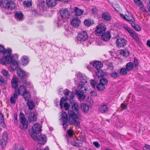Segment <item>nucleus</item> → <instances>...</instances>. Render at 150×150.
Wrapping results in <instances>:
<instances>
[{
	"instance_id": "obj_1",
	"label": "nucleus",
	"mask_w": 150,
	"mask_h": 150,
	"mask_svg": "<svg viewBox=\"0 0 150 150\" xmlns=\"http://www.w3.org/2000/svg\"><path fill=\"white\" fill-rule=\"evenodd\" d=\"M70 101V104L67 102L66 98H62L59 103L60 108L61 109L64 108L65 110H67L71 107L68 112V121L70 124L79 127L80 122L77 120L79 118V107L77 103Z\"/></svg>"
},
{
	"instance_id": "obj_2",
	"label": "nucleus",
	"mask_w": 150,
	"mask_h": 150,
	"mask_svg": "<svg viewBox=\"0 0 150 150\" xmlns=\"http://www.w3.org/2000/svg\"><path fill=\"white\" fill-rule=\"evenodd\" d=\"M11 49L5 50L4 48L0 45V53H2L4 55V57L1 59L0 63L3 65L6 64H11L9 68V69L11 71L15 70L18 67L16 61L18 56L17 54H13L11 56Z\"/></svg>"
},
{
	"instance_id": "obj_3",
	"label": "nucleus",
	"mask_w": 150,
	"mask_h": 150,
	"mask_svg": "<svg viewBox=\"0 0 150 150\" xmlns=\"http://www.w3.org/2000/svg\"><path fill=\"white\" fill-rule=\"evenodd\" d=\"M0 5L3 8L4 12L6 14H10L11 12L9 9L11 10L15 7V4L13 1L10 0H1Z\"/></svg>"
},
{
	"instance_id": "obj_4",
	"label": "nucleus",
	"mask_w": 150,
	"mask_h": 150,
	"mask_svg": "<svg viewBox=\"0 0 150 150\" xmlns=\"http://www.w3.org/2000/svg\"><path fill=\"white\" fill-rule=\"evenodd\" d=\"M85 84L84 83H79L78 86L79 91H76V94L78 96L80 99H83L85 97L84 93L86 92L87 88L85 87Z\"/></svg>"
},
{
	"instance_id": "obj_5",
	"label": "nucleus",
	"mask_w": 150,
	"mask_h": 150,
	"mask_svg": "<svg viewBox=\"0 0 150 150\" xmlns=\"http://www.w3.org/2000/svg\"><path fill=\"white\" fill-rule=\"evenodd\" d=\"M20 120L19 127L22 130L26 129L28 127V122L26 120L24 114L21 112H20L19 116Z\"/></svg>"
},
{
	"instance_id": "obj_6",
	"label": "nucleus",
	"mask_w": 150,
	"mask_h": 150,
	"mask_svg": "<svg viewBox=\"0 0 150 150\" xmlns=\"http://www.w3.org/2000/svg\"><path fill=\"white\" fill-rule=\"evenodd\" d=\"M61 122L62 123L63 127L65 130L68 127V125L67 124L68 120V115L65 112L62 111L61 112Z\"/></svg>"
},
{
	"instance_id": "obj_7",
	"label": "nucleus",
	"mask_w": 150,
	"mask_h": 150,
	"mask_svg": "<svg viewBox=\"0 0 150 150\" xmlns=\"http://www.w3.org/2000/svg\"><path fill=\"white\" fill-rule=\"evenodd\" d=\"M77 38L78 41L81 42L85 41L88 38L86 32L85 31H81L79 33Z\"/></svg>"
},
{
	"instance_id": "obj_8",
	"label": "nucleus",
	"mask_w": 150,
	"mask_h": 150,
	"mask_svg": "<svg viewBox=\"0 0 150 150\" xmlns=\"http://www.w3.org/2000/svg\"><path fill=\"white\" fill-rule=\"evenodd\" d=\"M60 14L61 18L64 19L69 18L70 16V11L66 8L61 9L60 10Z\"/></svg>"
},
{
	"instance_id": "obj_9",
	"label": "nucleus",
	"mask_w": 150,
	"mask_h": 150,
	"mask_svg": "<svg viewBox=\"0 0 150 150\" xmlns=\"http://www.w3.org/2000/svg\"><path fill=\"white\" fill-rule=\"evenodd\" d=\"M106 30L105 25L103 23H100L96 28L95 31L97 35L103 33Z\"/></svg>"
},
{
	"instance_id": "obj_10",
	"label": "nucleus",
	"mask_w": 150,
	"mask_h": 150,
	"mask_svg": "<svg viewBox=\"0 0 150 150\" xmlns=\"http://www.w3.org/2000/svg\"><path fill=\"white\" fill-rule=\"evenodd\" d=\"M127 41L123 38H119L116 41L117 46L119 47H124L127 44Z\"/></svg>"
},
{
	"instance_id": "obj_11",
	"label": "nucleus",
	"mask_w": 150,
	"mask_h": 150,
	"mask_svg": "<svg viewBox=\"0 0 150 150\" xmlns=\"http://www.w3.org/2000/svg\"><path fill=\"white\" fill-rule=\"evenodd\" d=\"M63 93L66 96L67 99H69L70 101H71V100L72 101L74 97V93L73 92L69 91L68 89L64 90Z\"/></svg>"
},
{
	"instance_id": "obj_12",
	"label": "nucleus",
	"mask_w": 150,
	"mask_h": 150,
	"mask_svg": "<svg viewBox=\"0 0 150 150\" xmlns=\"http://www.w3.org/2000/svg\"><path fill=\"white\" fill-rule=\"evenodd\" d=\"M76 76L79 79L81 82L80 83H84L85 84L87 82V78L85 76L82 74L80 72L76 74Z\"/></svg>"
},
{
	"instance_id": "obj_13",
	"label": "nucleus",
	"mask_w": 150,
	"mask_h": 150,
	"mask_svg": "<svg viewBox=\"0 0 150 150\" xmlns=\"http://www.w3.org/2000/svg\"><path fill=\"white\" fill-rule=\"evenodd\" d=\"M8 139V136L6 133H4L3 134L2 139L0 141V144L3 148L5 147Z\"/></svg>"
},
{
	"instance_id": "obj_14",
	"label": "nucleus",
	"mask_w": 150,
	"mask_h": 150,
	"mask_svg": "<svg viewBox=\"0 0 150 150\" xmlns=\"http://www.w3.org/2000/svg\"><path fill=\"white\" fill-rule=\"evenodd\" d=\"M17 73L22 79H25L28 77L25 71L20 68L17 69Z\"/></svg>"
},
{
	"instance_id": "obj_15",
	"label": "nucleus",
	"mask_w": 150,
	"mask_h": 150,
	"mask_svg": "<svg viewBox=\"0 0 150 150\" xmlns=\"http://www.w3.org/2000/svg\"><path fill=\"white\" fill-rule=\"evenodd\" d=\"M111 35L109 31L103 33L101 35V39L105 41H108Z\"/></svg>"
},
{
	"instance_id": "obj_16",
	"label": "nucleus",
	"mask_w": 150,
	"mask_h": 150,
	"mask_svg": "<svg viewBox=\"0 0 150 150\" xmlns=\"http://www.w3.org/2000/svg\"><path fill=\"white\" fill-rule=\"evenodd\" d=\"M97 70L100 69L103 66V64L100 61H95L90 63Z\"/></svg>"
},
{
	"instance_id": "obj_17",
	"label": "nucleus",
	"mask_w": 150,
	"mask_h": 150,
	"mask_svg": "<svg viewBox=\"0 0 150 150\" xmlns=\"http://www.w3.org/2000/svg\"><path fill=\"white\" fill-rule=\"evenodd\" d=\"M80 20L77 17L74 18L71 21V25L74 27H77L80 23Z\"/></svg>"
},
{
	"instance_id": "obj_18",
	"label": "nucleus",
	"mask_w": 150,
	"mask_h": 150,
	"mask_svg": "<svg viewBox=\"0 0 150 150\" xmlns=\"http://www.w3.org/2000/svg\"><path fill=\"white\" fill-rule=\"evenodd\" d=\"M40 124L39 123L35 124L32 127V131L35 133H39L41 131Z\"/></svg>"
},
{
	"instance_id": "obj_19",
	"label": "nucleus",
	"mask_w": 150,
	"mask_h": 150,
	"mask_svg": "<svg viewBox=\"0 0 150 150\" xmlns=\"http://www.w3.org/2000/svg\"><path fill=\"white\" fill-rule=\"evenodd\" d=\"M11 84L12 87L15 89H16V88L18 86V79L15 77H13L11 80Z\"/></svg>"
},
{
	"instance_id": "obj_20",
	"label": "nucleus",
	"mask_w": 150,
	"mask_h": 150,
	"mask_svg": "<svg viewBox=\"0 0 150 150\" xmlns=\"http://www.w3.org/2000/svg\"><path fill=\"white\" fill-rule=\"evenodd\" d=\"M18 96V94L16 91L14 92V94L10 98V101L11 104H15L16 100Z\"/></svg>"
},
{
	"instance_id": "obj_21",
	"label": "nucleus",
	"mask_w": 150,
	"mask_h": 150,
	"mask_svg": "<svg viewBox=\"0 0 150 150\" xmlns=\"http://www.w3.org/2000/svg\"><path fill=\"white\" fill-rule=\"evenodd\" d=\"M24 15L21 11H16L15 13L14 17L18 21H21Z\"/></svg>"
},
{
	"instance_id": "obj_22",
	"label": "nucleus",
	"mask_w": 150,
	"mask_h": 150,
	"mask_svg": "<svg viewBox=\"0 0 150 150\" xmlns=\"http://www.w3.org/2000/svg\"><path fill=\"white\" fill-rule=\"evenodd\" d=\"M37 140L39 144L44 145L46 142V137L44 135H41L39 137V138H38V140Z\"/></svg>"
},
{
	"instance_id": "obj_23",
	"label": "nucleus",
	"mask_w": 150,
	"mask_h": 150,
	"mask_svg": "<svg viewBox=\"0 0 150 150\" xmlns=\"http://www.w3.org/2000/svg\"><path fill=\"white\" fill-rule=\"evenodd\" d=\"M74 11L75 12V15L76 16H81L83 12V10L80 9L77 7H75L74 8Z\"/></svg>"
},
{
	"instance_id": "obj_24",
	"label": "nucleus",
	"mask_w": 150,
	"mask_h": 150,
	"mask_svg": "<svg viewBox=\"0 0 150 150\" xmlns=\"http://www.w3.org/2000/svg\"><path fill=\"white\" fill-rule=\"evenodd\" d=\"M25 87V86L22 85L20 86L18 90L16 89L15 90L14 92L16 91L17 93L18 94V95L19 94H23L24 92L27 91Z\"/></svg>"
},
{
	"instance_id": "obj_25",
	"label": "nucleus",
	"mask_w": 150,
	"mask_h": 150,
	"mask_svg": "<svg viewBox=\"0 0 150 150\" xmlns=\"http://www.w3.org/2000/svg\"><path fill=\"white\" fill-rule=\"evenodd\" d=\"M81 108L82 111L85 113H86L88 112L89 108L88 105L84 103H82Z\"/></svg>"
},
{
	"instance_id": "obj_26",
	"label": "nucleus",
	"mask_w": 150,
	"mask_h": 150,
	"mask_svg": "<svg viewBox=\"0 0 150 150\" xmlns=\"http://www.w3.org/2000/svg\"><path fill=\"white\" fill-rule=\"evenodd\" d=\"M108 110V108L105 105H103L100 106L99 108V111L101 113H106Z\"/></svg>"
},
{
	"instance_id": "obj_27",
	"label": "nucleus",
	"mask_w": 150,
	"mask_h": 150,
	"mask_svg": "<svg viewBox=\"0 0 150 150\" xmlns=\"http://www.w3.org/2000/svg\"><path fill=\"white\" fill-rule=\"evenodd\" d=\"M102 18L106 21H110L111 19V17L108 13L105 12L102 14Z\"/></svg>"
},
{
	"instance_id": "obj_28",
	"label": "nucleus",
	"mask_w": 150,
	"mask_h": 150,
	"mask_svg": "<svg viewBox=\"0 0 150 150\" xmlns=\"http://www.w3.org/2000/svg\"><path fill=\"white\" fill-rule=\"evenodd\" d=\"M28 118L30 121L33 122L36 120L37 117L34 113L31 112L29 114Z\"/></svg>"
},
{
	"instance_id": "obj_29",
	"label": "nucleus",
	"mask_w": 150,
	"mask_h": 150,
	"mask_svg": "<svg viewBox=\"0 0 150 150\" xmlns=\"http://www.w3.org/2000/svg\"><path fill=\"white\" fill-rule=\"evenodd\" d=\"M47 3L49 6H54L57 4L56 0H47Z\"/></svg>"
},
{
	"instance_id": "obj_30",
	"label": "nucleus",
	"mask_w": 150,
	"mask_h": 150,
	"mask_svg": "<svg viewBox=\"0 0 150 150\" xmlns=\"http://www.w3.org/2000/svg\"><path fill=\"white\" fill-rule=\"evenodd\" d=\"M22 95L25 101L29 100L30 99V94L27 91L24 92L22 94Z\"/></svg>"
},
{
	"instance_id": "obj_31",
	"label": "nucleus",
	"mask_w": 150,
	"mask_h": 150,
	"mask_svg": "<svg viewBox=\"0 0 150 150\" xmlns=\"http://www.w3.org/2000/svg\"><path fill=\"white\" fill-rule=\"evenodd\" d=\"M27 101V104L29 109L31 110H32L35 107L34 103L32 100H29Z\"/></svg>"
},
{
	"instance_id": "obj_32",
	"label": "nucleus",
	"mask_w": 150,
	"mask_h": 150,
	"mask_svg": "<svg viewBox=\"0 0 150 150\" xmlns=\"http://www.w3.org/2000/svg\"><path fill=\"white\" fill-rule=\"evenodd\" d=\"M134 66L133 64L131 62H129L127 63L126 65V69L128 71H131Z\"/></svg>"
},
{
	"instance_id": "obj_33",
	"label": "nucleus",
	"mask_w": 150,
	"mask_h": 150,
	"mask_svg": "<svg viewBox=\"0 0 150 150\" xmlns=\"http://www.w3.org/2000/svg\"><path fill=\"white\" fill-rule=\"evenodd\" d=\"M0 125L3 127H5L6 126L5 124L4 115L1 113L0 114Z\"/></svg>"
},
{
	"instance_id": "obj_34",
	"label": "nucleus",
	"mask_w": 150,
	"mask_h": 150,
	"mask_svg": "<svg viewBox=\"0 0 150 150\" xmlns=\"http://www.w3.org/2000/svg\"><path fill=\"white\" fill-rule=\"evenodd\" d=\"M72 144L74 146L77 147H81L82 145V141L79 140H77L74 141L72 142Z\"/></svg>"
},
{
	"instance_id": "obj_35",
	"label": "nucleus",
	"mask_w": 150,
	"mask_h": 150,
	"mask_svg": "<svg viewBox=\"0 0 150 150\" xmlns=\"http://www.w3.org/2000/svg\"><path fill=\"white\" fill-rule=\"evenodd\" d=\"M134 1L137 6H139L140 8H141L143 7V3L140 0H134Z\"/></svg>"
},
{
	"instance_id": "obj_36",
	"label": "nucleus",
	"mask_w": 150,
	"mask_h": 150,
	"mask_svg": "<svg viewBox=\"0 0 150 150\" xmlns=\"http://www.w3.org/2000/svg\"><path fill=\"white\" fill-rule=\"evenodd\" d=\"M131 25L132 27L137 31H139L141 29V27L138 24H135L134 23H132L131 24Z\"/></svg>"
},
{
	"instance_id": "obj_37",
	"label": "nucleus",
	"mask_w": 150,
	"mask_h": 150,
	"mask_svg": "<svg viewBox=\"0 0 150 150\" xmlns=\"http://www.w3.org/2000/svg\"><path fill=\"white\" fill-rule=\"evenodd\" d=\"M48 6L47 2L45 3V2L43 1L41 3L40 7L42 8V10H46L48 8Z\"/></svg>"
},
{
	"instance_id": "obj_38",
	"label": "nucleus",
	"mask_w": 150,
	"mask_h": 150,
	"mask_svg": "<svg viewBox=\"0 0 150 150\" xmlns=\"http://www.w3.org/2000/svg\"><path fill=\"white\" fill-rule=\"evenodd\" d=\"M21 64L23 65H27L28 62V59L26 57H23L21 59Z\"/></svg>"
},
{
	"instance_id": "obj_39",
	"label": "nucleus",
	"mask_w": 150,
	"mask_h": 150,
	"mask_svg": "<svg viewBox=\"0 0 150 150\" xmlns=\"http://www.w3.org/2000/svg\"><path fill=\"white\" fill-rule=\"evenodd\" d=\"M108 80L105 78H103L100 80V84H102V85H103L105 86L108 83Z\"/></svg>"
},
{
	"instance_id": "obj_40",
	"label": "nucleus",
	"mask_w": 150,
	"mask_h": 150,
	"mask_svg": "<svg viewBox=\"0 0 150 150\" xmlns=\"http://www.w3.org/2000/svg\"><path fill=\"white\" fill-rule=\"evenodd\" d=\"M2 74L7 79L9 78L10 75L8 74V71L5 69L2 70Z\"/></svg>"
},
{
	"instance_id": "obj_41",
	"label": "nucleus",
	"mask_w": 150,
	"mask_h": 150,
	"mask_svg": "<svg viewBox=\"0 0 150 150\" xmlns=\"http://www.w3.org/2000/svg\"><path fill=\"white\" fill-rule=\"evenodd\" d=\"M96 88L98 91H101L103 90L105 88V86L103 85H102V84L99 82V83L97 85Z\"/></svg>"
},
{
	"instance_id": "obj_42",
	"label": "nucleus",
	"mask_w": 150,
	"mask_h": 150,
	"mask_svg": "<svg viewBox=\"0 0 150 150\" xmlns=\"http://www.w3.org/2000/svg\"><path fill=\"white\" fill-rule=\"evenodd\" d=\"M110 74L111 77L114 79H116L119 76V73L116 72H112Z\"/></svg>"
},
{
	"instance_id": "obj_43",
	"label": "nucleus",
	"mask_w": 150,
	"mask_h": 150,
	"mask_svg": "<svg viewBox=\"0 0 150 150\" xmlns=\"http://www.w3.org/2000/svg\"><path fill=\"white\" fill-rule=\"evenodd\" d=\"M38 133H35L33 131H31L30 133V136L35 140H38V137H37L36 134Z\"/></svg>"
},
{
	"instance_id": "obj_44",
	"label": "nucleus",
	"mask_w": 150,
	"mask_h": 150,
	"mask_svg": "<svg viewBox=\"0 0 150 150\" xmlns=\"http://www.w3.org/2000/svg\"><path fill=\"white\" fill-rule=\"evenodd\" d=\"M127 71L125 68H122L120 70L119 74L123 75H125L127 74Z\"/></svg>"
},
{
	"instance_id": "obj_45",
	"label": "nucleus",
	"mask_w": 150,
	"mask_h": 150,
	"mask_svg": "<svg viewBox=\"0 0 150 150\" xmlns=\"http://www.w3.org/2000/svg\"><path fill=\"white\" fill-rule=\"evenodd\" d=\"M131 36L137 42H138L139 41V38L138 37L137 34L135 32H134L133 33H132V34Z\"/></svg>"
},
{
	"instance_id": "obj_46",
	"label": "nucleus",
	"mask_w": 150,
	"mask_h": 150,
	"mask_svg": "<svg viewBox=\"0 0 150 150\" xmlns=\"http://www.w3.org/2000/svg\"><path fill=\"white\" fill-rule=\"evenodd\" d=\"M23 4L25 7H28L32 6V3L30 1H25L23 2Z\"/></svg>"
},
{
	"instance_id": "obj_47",
	"label": "nucleus",
	"mask_w": 150,
	"mask_h": 150,
	"mask_svg": "<svg viewBox=\"0 0 150 150\" xmlns=\"http://www.w3.org/2000/svg\"><path fill=\"white\" fill-rule=\"evenodd\" d=\"M120 54L123 56L127 57L129 55V52L128 51L121 50L120 52Z\"/></svg>"
},
{
	"instance_id": "obj_48",
	"label": "nucleus",
	"mask_w": 150,
	"mask_h": 150,
	"mask_svg": "<svg viewBox=\"0 0 150 150\" xmlns=\"http://www.w3.org/2000/svg\"><path fill=\"white\" fill-rule=\"evenodd\" d=\"M96 73L97 76L99 77H102L103 76V71L100 69L97 70L96 71Z\"/></svg>"
},
{
	"instance_id": "obj_49",
	"label": "nucleus",
	"mask_w": 150,
	"mask_h": 150,
	"mask_svg": "<svg viewBox=\"0 0 150 150\" xmlns=\"http://www.w3.org/2000/svg\"><path fill=\"white\" fill-rule=\"evenodd\" d=\"M74 131L72 129H70L67 131V137H71L73 135Z\"/></svg>"
},
{
	"instance_id": "obj_50",
	"label": "nucleus",
	"mask_w": 150,
	"mask_h": 150,
	"mask_svg": "<svg viewBox=\"0 0 150 150\" xmlns=\"http://www.w3.org/2000/svg\"><path fill=\"white\" fill-rule=\"evenodd\" d=\"M127 18H126V20L129 22H134L135 20L134 18L132 16H127Z\"/></svg>"
},
{
	"instance_id": "obj_51",
	"label": "nucleus",
	"mask_w": 150,
	"mask_h": 150,
	"mask_svg": "<svg viewBox=\"0 0 150 150\" xmlns=\"http://www.w3.org/2000/svg\"><path fill=\"white\" fill-rule=\"evenodd\" d=\"M84 24L86 26H89L91 24V20H86L84 21Z\"/></svg>"
},
{
	"instance_id": "obj_52",
	"label": "nucleus",
	"mask_w": 150,
	"mask_h": 150,
	"mask_svg": "<svg viewBox=\"0 0 150 150\" xmlns=\"http://www.w3.org/2000/svg\"><path fill=\"white\" fill-rule=\"evenodd\" d=\"M107 67L108 69L110 70H113V66L112 62H110L108 63L107 65Z\"/></svg>"
},
{
	"instance_id": "obj_53",
	"label": "nucleus",
	"mask_w": 150,
	"mask_h": 150,
	"mask_svg": "<svg viewBox=\"0 0 150 150\" xmlns=\"http://www.w3.org/2000/svg\"><path fill=\"white\" fill-rule=\"evenodd\" d=\"M6 84L5 81L3 77L0 76V85L4 86Z\"/></svg>"
},
{
	"instance_id": "obj_54",
	"label": "nucleus",
	"mask_w": 150,
	"mask_h": 150,
	"mask_svg": "<svg viewBox=\"0 0 150 150\" xmlns=\"http://www.w3.org/2000/svg\"><path fill=\"white\" fill-rule=\"evenodd\" d=\"M133 64L135 67H137L139 66V62H138V59L136 57L134 58L133 61Z\"/></svg>"
},
{
	"instance_id": "obj_55",
	"label": "nucleus",
	"mask_w": 150,
	"mask_h": 150,
	"mask_svg": "<svg viewBox=\"0 0 150 150\" xmlns=\"http://www.w3.org/2000/svg\"><path fill=\"white\" fill-rule=\"evenodd\" d=\"M96 84V82L94 80H92L91 81V85L93 88L95 87Z\"/></svg>"
},
{
	"instance_id": "obj_56",
	"label": "nucleus",
	"mask_w": 150,
	"mask_h": 150,
	"mask_svg": "<svg viewBox=\"0 0 150 150\" xmlns=\"http://www.w3.org/2000/svg\"><path fill=\"white\" fill-rule=\"evenodd\" d=\"M143 150H150V146L148 145L145 144L143 148Z\"/></svg>"
},
{
	"instance_id": "obj_57",
	"label": "nucleus",
	"mask_w": 150,
	"mask_h": 150,
	"mask_svg": "<svg viewBox=\"0 0 150 150\" xmlns=\"http://www.w3.org/2000/svg\"><path fill=\"white\" fill-rule=\"evenodd\" d=\"M93 144L94 146H95L96 148H99L100 147V145L98 142H94L93 143Z\"/></svg>"
},
{
	"instance_id": "obj_58",
	"label": "nucleus",
	"mask_w": 150,
	"mask_h": 150,
	"mask_svg": "<svg viewBox=\"0 0 150 150\" xmlns=\"http://www.w3.org/2000/svg\"><path fill=\"white\" fill-rule=\"evenodd\" d=\"M90 94L92 96H96L97 95V93L93 91H91L90 93Z\"/></svg>"
},
{
	"instance_id": "obj_59",
	"label": "nucleus",
	"mask_w": 150,
	"mask_h": 150,
	"mask_svg": "<svg viewBox=\"0 0 150 150\" xmlns=\"http://www.w3.org/2000/svg\"><path fill=\"white\" fill-rule=\"evenodd\" d=\"M121 107L122 110H123L127 109L126 105L123 103L121 104Z\"/></svg>"
},
{
	"instance_id": "obj_60",
	"label": "nucleus",
	"mask_w": 150,
	"mask_h": 150,
	"mask_svg": "<svg viewBox=\"0 0 150 150\" xmlns=\"http://www.w3.org/2000/svg\"><path fill=\"white\" fill-rule=\"evenodd\" d=\"M124 28L127 30L128 32L131 29V28L127 26H125L124 27Z\"/></svg>"
},
{
	"instance_id": "obj_61",
	"label": "nucleus",
	"mask_w": 150,
	"mask_h": 150,
	"mask_svg": "<svg viewBox=\"0 0 150 150\" xmlns=\"http://www.w3.org/2000/svg\"><path fill=\"white\" fill-rule=\"evenodd\" d=\"M98 11V9L96 8H93L92 9V11L93 13H95Z\"/></svg>"
},
{
	"instance_id": "obj_62",
	"label": "nucleus",
	"mask_w": 150,
	"mask_h": 150,
	"mask_svg": "<svg viewBox=\"0 0 150 150\" xmlns=\"http://www.w3.org/2000/svg\"><path fill=\"white\" fill-rule=\"evenodd\" d=\"M134 32V31L132 29L129 31L128 33L131 35L132 33H133Z\"/></svg>"
},
{
	"instance_id": "obj_63",
	"label": "nucleus",
	"mask_w": 150,
	"mask_h": 150,
	"mask_svg": "<svg viewBox=\"0 0 150 150\" xmlns=\"http://www.w3.org/2000/svg\"><path fill=\"white\" fill-rule=\"evenodd\" d=\"M17 114L16 113H15L14 114L13 117L14 118V120H17Z\"/></svg>"
},
{
	"instance_id": "obj_64",
	"label": "nucleus",
	"mask_w": 150,
	"mask_h": 150,
	"mask_svg": "<svg viewBox=\"0 0 150 150\" xmlns=\"http://www.w3.org/2000/svg\"><path fill=\"white\" fill-rule=\"evenodd\" d=\"M120 16L122 18L126 20V17L124 16V15L122 14H120Z\"/></svg>"
}]
</instances>
